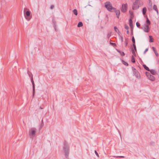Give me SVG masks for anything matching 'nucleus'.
<instances>
[{
  "instance_id": "1",
  "label": "nucleus",
  "mask_w": 159,
  "mask_h": 159,
  "mask_svg": "<svg viewBox=\"0 0 159 159\" xmlns=\"http://www.w3.org/2000/svg\"><path fill=\"white\" fill-rule=\"evenodd\" d=\"M63 150L66 158H68L70 152V147L68 142L66 140H64Z\"/></svg>"
},
{
  "instance_id": "2",
  "label": "nucleus",
  "mask_w": 159,
  "mask_h": 159,
  "mask_svg": "<svg viewBox=\"0 0 159 159\" xmlns=\"http://www.w3.org/2000/svg\"><path fill=\"white\" fill-rule=\"evenodd\" d=\"M24 16L25 18L28 21H29L32 18V16L30 15L31 12L30 10L26 8H25L24 9Z\"/></svg>"
},
{
  "instance_id": "3",
  "label": "nucleus",
  "mask_w": 159,
  "mask_h": 159,
  "mask_svg": "<svg viewBox=\"0 0 159 159\" xmlns=\"http://www.w3.org/2000/svg\"><path fill=\"white\" fill-rule=\"evenodd\" d=\"M141 3H142V2L140 0H136L132 5V9L135 10L138 9L139 7V5H140Z\"/></svg>"
},
{
  "instance_id": "4",
  "label": "nucleus",
  "mask_w": 159,
  "mask_h": 159,
  "mask_svg": "<svg viewBox=\"0 0 159 159\" xmlns=\"http://www.w3.org/2000/svg\"><path fill=\"white\" fill-rule=\"evenodd\" d=\"M110 12H114L116 13L118 18H119L120 14V11L119 10H116V8L113 7L110 5Z\"/></svg>"
},
{
  "instance_id": "5",
  "label": "nucleus",
  "mask_w": 159,
  "mask_h": 159,
  "mask_svg": "<svg viewBox=\"0 0 159 159\" xmlns=\"http://www.w3.org/2000/svg\"><path fill=\"white\" fill-rule=\"evenodd\" d=\"M36 129L35 128H31L29 131V135L30 136L34 137L35 134Z\"/></svg>"
},
{
  "instance_id": "6",
  "label": "nucleus",
  "mask_w": 159,
  "mask_h": 159,
  "mask_svg": "<svg viewBox=\"0 0 159 159\" xmlns=\"http://www.w3.org/2000/svg\"><path fill=\"white\" fill-rule=\"evenodd\" d=\"M132 70H133V74L134 75L136 78L138 79L140 78V75L138 71L136 70V69L133 67H132Z\"/></svg>"
},
{
  "instance_id": "7",
  "label": "nucleus",
  "mask_w": 159,
  "mask_h": 159,
  "mask_svg": "<svg viewBox=\"0 0 159 159\" xmlns=\"http://www.w3.org/2000/svg\"><path fill=\"white\" fill-rule=\"evenodd\" d=\"M127 9V3H125V4H122L121 8V11L122 12H125Z\"/></svg>"
},
{
  "instance_id": "8",
  "label": "nucleus",
  "mask_w": 159,
  "mask_h": 159,
  "mask_svg": "<svg viewBox=\"0 0 159 159\" xmlns=\"http://www.w3.org/2000/svg\"><path fill=\"white\" fill-rule=\"evenodd\" d=\"M30 80L33 86V97L34 96L35 93V84L33 80V77H32L31 76V78Z\"/></svg>"
},
{
  "instance_id": "9",
  "label": "nucleus",
  "mask_w": 159,
  "mask_h": 159,
  "mask_svg": "<svg viewBox=\"0 0 159 159\" xmlns=\"http://www.w3.org/2000/svg\"><path fill=\"white\" fill-rule=\"evenodd\" d=\"M149 28L148 25L145 24L143 25V30L145 32H148L149 31Z\"/></svg>"
},
{
  "instance_id": "10",
  "label": "nucleus",
  "mask_w": 159,
  "mask_h": 159,
  "mask_svg": "<svg viewBox=\"0 0 159 159\" xmlns=\"http://www.w3.org/2000/svg\"><path fill=\"white\" fill-rule=\"evenodd\" d=\"M108 17L107 15H106V17L104 20H103V22L104 23H105L106 24H107L108 25Z\"/></svg>"
},
{
  "instance_id": "11",
  "label": "nucleus",
  "mask_w": 159,
  "mask_h": 159,
  "mask_svg": "<svg viewBox=\"0 0 159 159\" xmlns=\"http://www.w3.org/2000/svg\"><path fill=\"white\" fill-rule=\"evenodd\" d=\"M105 6L107 10L109 11V2H105Z\"/></svg>"
},
{
  "instance_id": "12",
  "label": "nucleus",
  "mask_w": 159,
  "mask_h": 159,
  "mask_svg": "<svg viewBox=\"0 0 159 159\" xmlns=\"http://www.w3.org/2000/svg\"><path fill=\"white\" fill-rule=\"evenodd\" d=\"M129 25L131 29L133 28V24L132 20L131 19H129Z\"/></svg>"
},
{
  "instance_id": "13",
  "label": "nucleus",
  "mask_w": 159,
  "mask_h": 159,
  "mask_svg": "<svg viewBox=\"0 0 159 159\" xmlns=\"http://www.w3.org/2000/svg\"><path fill=\"white\" fill-rule=\"evenodd\" d=\"M147 8L146 7H143L142 10V12L143 14V15H145L146 11H147Z\"/></svg>"
},
{
  "instance_id": "14",
  "label": "nucleus",
  "mask_w": 159,
  "mask_h": 159,
  "mask_svg": "<svg viewBox=\"0 0 159 159\" xmlns=\"http://www.w3.org/2000/svg\"><path fill=\"white\" fill-rule=\"evenodd\" d=\"M149 71H150L152 75H155L157 73V71L154 70H150Z\"/></svg>"
},
{
  "instance_id": "15",
  "label": "nucleus",
  "mask_w": 159,
  "mask_h": 159,
  "mask_svg": "<svg viewBox=\"0 0 159 159\" xmlns=\"http://www.w3.org/2000/svg\"><path fill=\"white\" fill-rule=\"evenodd\" d=\"M44 125V123H43V118H42V120L41 121V124L40 125L39 129H41L43 128V126Z\"/></svg>"
},
{
  "instance_id": "16",
  "label": "nucleus",
  "mask_w": 159,
  "mask_h": 159,
  "mask_svg": "<svg viewBox=\"0 0 159 159\" xmlns=\"http://www.w3.org/2000/svg\"><path fill=\"white\" fill-rule=\"evenodd\" d=\"M153 9L155 10L157 12V14H158V10L157 8V7L156 5H154L153 6Z\"/></svg>"
},
{
  "instance_id": "17",
  "label": "nucleus",
  "mask_w": 159,
  "mask_h": 159,
  "mask_svg": "<svg viewBox=\"0 0 159 159\" xmlns=\"http://www.w3.org/2000/svg\"><path fill=\"white\" fill-rule=\"evenodd\" d=\"M148 79L152 81H154L155 80V77L151 75L150 76Z\"/></svg>"
},
{
  "instance_id": "18",
  "label": "nucleus",
  "mask_w": 159,
  "mask_h": 159,
  "mask_svg": "<svg viewBox=\"0 0 159 159\" xmlns=\"http://www.w3.org/2000/svg\"><path fill=\"white\" fill-rule=\"evenodd\" d=\"M129 14H130V19H131L132 20L134 16L133 15V12L131 11H129Z\"/></svg>"
},
{
  "instance_id": "19",
  "label": "nucleus",
  "mask_w": 159,
  "mask_h": 159,
  "mask_svg": "<svg viewBox=\"0 0 159 159\" xmlns=\"http://www.w3.org/2000/svg\"><path fill=\"white\" fill-rule=\"evenodd\" d=\"M152 49L156 56L158 57V54L155 48L154 47H152Z\"/></svg>"
},
{
  "instance_id": "20",
  "label": "nucleus",
  "mask_w": 159,
  "mask_h": 159,
  "mask_svg": "<svg viewBox=\"0 0 159 159\" xmlns=\"http://www.w3.org/2000/svg\"><path fill=\"white\" fill-rule=\"evenodd\" d=\"M131 52H132V53L133 54V55H134V56H136V53H135V51L134 50L133 47H131Z\"/></svg>"
},
{
  "instance_id": "21",
  "label": "nucleus",
  "mask_w": 159,
  "mask_h": 159,
  "mask_svg": "<svg viewBox=\"0 0 159 159\" xmlns=\"http://www.w3.org/2000/svg\"><path fill=\"white\" fill-rule=\"evenodd\" d=\"M146 23L147 24V25H148V26H149L151 24L150 21L148 18L147 17L146 20Z\"/></svg>"
},
{
  "instance_id": "22",
  "label": "nucleus",
  "mask_w": 159,
  "mask_h": 159,
  "mask_svg": "<svg viewBox=\"0 0 159 159\" xmlns=\"http://www.w3.org/2000/svg\"><path fill=\"white\" fill-rule=\"evenodd\" d=\"M143 67L144 68L147 70L149 71L150 70L149 68L145 64H143Z\"/></svg>"
},
{
  "instance_id": "23",
  "label": "nucleus",
  "mask_w": 159,
  "mask_h": 159,
  "mask_svg": "<svg viewBox=\"0 0 159 159\" xmlns=\"http://www.w3.org/2000/svg\"><path fill=\"white\" fill-rule=\"evenodd\" d=\"M27 72L28 75H29L30 77V78H31V76L33 77V75L32 73L30 72L29 70H28Z\"/></svg>"
},
{
  "instance_id": "24",
  "label": "nucleus",
  "mask_w": 159,
  "mask_h": 159,
  "mask_svg": "<svg viewBox=\"0 0 159 159\" xmlns=\"http://www.w3.org/2000/svg\"><path fill=\"white\" fill-rule=\"evenodd\" d=\"M83 26V24L82 22H80L78 23L77 27H82Z\"/></svg>"
},
{
  "instance_id": "25",
  "label": "nucleus",
  "mask_w": 159,
  "mask_h": 159,
  "mask_svg": "<svg viewBox=\"0 0 159 159\" xmlns=\"http://www.w3.org/2000/svg\"><path fill=\"white\" fill-rule=\"evenodd\" d=\"M73 12L75 15L77 16L78 15L77 11L76 9H75L73 11Z\"/></svg>"
},
{
  "instance_id": "26",
  "label": "nucleus",
  "mask_w": 159,
  "mask_h": 159,
  "mask_svg": "<svg viewBox=\"0 0 159 159\" xmlns=\"http://www.w3.org/2000/svg\"><path fill=\"white\" fill-rule=\"evenodd\" d=\"M149 42H150L152 43L153 42V39L151 36H149Z\"/></svg>"
},
{
  "instance_id": "27",
  "label": "nucleus",
  "mask_w": 159,
  "mask_h": 159,
  "mask_svg": "<svg viewBox=\"0 0 159 159\" xmlns=\"http://www.w3.org/2000/svg\"><path fill=\"white\" fill-rule=\"evenodd\" d=\"M146 75L147 77L148 78L151 75L150 73L149 72H146Z\"/></svg>"
},
{
  "instance_id": "28",
  "label": "nucleus",
  "mask_w": 159,
  "mask_h": 159,
  "mask_svg": "<svg viewBox=\"0 0 159 159\" xmlns=\"http://www.w3.org/2000/svg\"><path fill=\"white\" fill-rule=\"evenodd\" d=\"M131 61L133 63L135 62V58L133 56H132L131 57Z\"/></svg>"
},
{
  "instance_id": "29",
  "label": "nucleus",
  "mask_w": 159,
  "mask_h": 159,
  "mask_svg": "<svg viewBox=\"0 0 159 159\" xmlns=\"http://www.w3.org/2000/svg\"><path fill=\"white\" fill-rule=\"evenodd\" d=\"M52 23L53 24V27H54V28H55L56 26V22L54 20H53Z\"/></svg>"
},
{
  "instance_id": "30",
  "label": "nucleus",
  "mask_w": 159,
  "mask_h": 159,
  "mask_svg": "<svg viewBox=\"0 0 159 159\" xmlns=\"http://www.w3.org/2000/svg\"><path fill=\"white\" fill-rule=\"evenodd\" d=\"M110 45L112 46L113 47H114L116 46V44L115 43H113L110 42Z\"/></svg>"
},
{
  "instance_id": "31",
  "label": "nucleus",
  "mask_w": 159,
  "mask_h": 159,
  "mask_svg": "<svg viewBox=\"0 0 159 159\" xmlns=\"http://www.w3.org/2000/svg\"><path fill=\"white\" fill-rule=\"evenodd\" d=\"M132 40L133 43V44H135V40L134 36H133L132 37Z\"/></svg>"
},
{
  "instance_id": "32",
  "label": "nucleus",
  "mask_w": 159,
  "mask_h": 159,
  "mask_svg": "<svg viewBox=\"0 0 159 159\" xmlns=\"http://www.w3.org/2000/svg\"><path fill=\"white\" fill-rule=\"evenodd\" d=\"M122 62L123 64L125 66H128V63L127 62H125L124 60H122Z\"/></svg>"
},
{
  "instance_id": "33",
  "label": "nucleus",
  "mask_w": 159,
  "mask_h": 159,
  "mask_svg": "<svg viewBox=\"0 0 159 159\" xmlns=\"http://www.w3.org/2000/svg\"><path fill=\"white\" fill-rule=\"evenodd\" d=\"M133 48L134 50L136 52L137 51V49L136 46L135 45V44H133Z\"/></svg>"
},
{
  "instance_id": "34",
  "label": "nucleus",
  "mask_w": 159,
  "mask_h": 159,
  "mask_svg": "<svg viewBox=\"0 0 159 159\" xmlns=\"http://www.w3.org/2000/svg\"><path fill=\"white\" fill-rule=\"evenodd\" d=\"M125 29H126V30H128V29H129V26L126 24H125Z\"/></svg>"
},
{
  "instance_id": "35",
  "label": "nucleus",
  "mask_w": 159,
  "mask_h": 159,
  "mask_svg": "<svg viewBox=\"0 0 159 159\" xmlns=\"http://www.w3.org/2000/svg\"><path fill=\"white\" fill-rule=\"evenodd\" d=\"M136 25L137 26L138 28H139L140 25V23L138 22H137L136 23Z\"/></svg>"
},
{
  "instance_id": "36",
  "label": "nucleus",
  "mask_w": 159,
  "mask_h": 159,
  "mask_svg": "<svg viewBox=\"0 0 159 159\" xmlns=\"http://www.w3.org/2000/svg\"><path fill=\"white\" fill-rule=\"evenodd\" d=\"M114 29L115 31L116 32H117V31H119V30L117 27L115 26L114 27Z\"/></svg>"
},
{
  "instance_id": "37",
  "label": "nucleus",
  "mask_w": 159,
  "mask_h": 159,
  "mask_svg": "<svg viewBox=\"0 0 159 159\" xmlns=\"http://www.w3.org/2000/svg\"><path fill=\"white\" fill-rule=\"evenodd\" d=\"M150 144L151 145L153 146L155 144V143L153 142H150Z\"/></svg>"
},
{
  "instance_id": "38",
  "label": "nucleus",
  "mask_w": 159,
  "mask_h": 159,
  "mask_svg": "<svg viewBox=\"0 0 159 159\" xmlns=\"http://www.w3.org/2000/svg\"><path fill=\"white\" fill-rule=\"evenodd\" d=\"M120 54L122 56H124L125 55V54L124 53V52H121V54Z\"/></svg>"
},
{
  "instance_id": "39",
  "label": "nucleus",
  "mask_w": 159,
  "mask_h": 159,
  "mask_svg": "<svg viewBox=\"0 0 159 159\" xmlns=\"http://www.w3.org/2000/svg\"><path fill=\"white\" fill-rule=\"evenodd\" d=\"M152 5H150L149 7H148V9L149 10H152Z\"/></svg>"
},
{
  "instance_id": "40",
  "label": "nucleus",
  "mask_w": 159,
  "mask_h": 159,
  "mask_svg": "<svg viewBox=\"0 0 159 159\" xmlns=\"http://www.w3.org/2000/svg\"><path fill=\"white\" fill-rule=\"evenodd\" d=\"M94 152H95V154H96V155L98 157H99V155L98 154V152H97L96 151V150H95V151H94Z\"/></svg>"
},
{
  "instance_id": "41",
  "label": "nucleus",
  "mask_w": 159,
  "mask_h": 159,
  "mask_svg": "<svg viewBox=\"0 0 159 159\" xmlns=\"http://www.w3.org/2000/svg\"><path fill=\"white\" fill-rule=\"evenodd\" d=\"M127 44H128V42L127 41L126 39L125 41V47H126L127 46Z\"/></svg>"
},
{
  "instance_id": "42",
  "label": "nucleus",
  "mask_w": 159,
  "mask_h": 159,
  "mask_svg": "<svg viewBox=\"0 0 159 159\" xmlns=\"http://www.w3.org/2000/svg\"><path fill=\"white\" fill-rule=\"evenodd\" d=\"M116 157V158H118V157H119V158H124V156H117Z\"/></svg>"
},
{
  "instance_id": "43",
  "label": "nucleus",
  "mask_w": 159,
  "mask_h": 159,
  "mask_svg": "<svg viewBox=\"0 0 159 159\" xmlns=\"http://www.w3.org/2000/svg\"><path fill=\"white\" fill-rule=\"evenodd\" d=\"M148 48H147L143 52V53L144 54H145L146 53V52L147 51H148Z\"/></svg>"
},
{
  "instance_id": "44",
  "label": "nucleus",
  "mask_w": 159,
  "mask_h": 159,
  "mask_svg": "<svg viewBox=\"0 0 159 159\" xmlns=\"http://www.w3.org/2000/svg\"><path fill=\"white\" fill-rule=\"evenodd\" d=\"M116 50L117 51V52H118L120 54H121V52L120 51V50H118V49H116Z\"/></svg>"
},
{
  "instance_id": "45",
  "label": "nucleus",
  "mask_w": 159,
  "mask_h": 159,
  "mask_svg": "<svg viewBox=\"0 0 159 159\" xmlns=\"http://www.w3.org/2000/svg\"><path fill=\"white\" fill-rule=\"evenodd\" d=\"M54 7V6L53 5H51L50 7V8L51 9H52Z\"/></svg>"
},
{
  "instance_id": "46",
  "label": "nucleus",
  "mask_w": 159,
  "mask_h": 159,
  "mask_svg": "<svg viewBox=\"0 0 159 159\" xmlns=\"http://www.w3.org/2000/svg\"><path fill=\"white\" fill-rule=\"evenodd\" d=\"M107 37L108 39L109 38V33H108L107 35Z\"/></svg>"
},
{
  "instance_id": "47",
  "label": "nucleus",
  "mask_w": 159,
  "mask_h": 159,
  "mask_svg": "<svg viewBox=\"0 0 159 159\" xmlns=\"http://www.w3.org/2000/svg\"><path fill=\"white\" fill-rule=\"evenodd\" d=\"M121 40L122 42L123 41V37H121Z\"/></svg>"
},
{
  "instance_id": "48",
  "label": "nucleus",
  "mask_w": 159,
  "mask_h": 159,
  "mask_svg": "<svg viewBox=\"0 0 159 159\" xmlns=\"http://www.w3.org/2000/svg\"><path fill=\"white\" fill-rule=\"evenodd\" d=\"M131 33H133V28H132V29H131Z\"/></svg>"
},
{
  "instance_id": "49",
  "label": "nucleus",
  "mask_w": 159,
  "mask_h": 159,
  "mask_svg": "<svg viewBox=\"0 0 159 159\" xmlns=\"http://www.w3.org/2000/svg\"><path fill=\"white\" fill-rule=\"evenodd\" d=\"M43 108H44L43 107H39V108L40 109H43Z\"/></svg>"
},
{
  "instance_id": "50",
  "label": "nucleus",
  "mask_w": 159,
  "mask_h": 159,
  "mask_svg": "<svg viewBox=\"0 0 159 159\" xmlns=\"http://www.w3.org/2000/svg\"><path fill=\"white\" fill-rule=\"evenodd\" d=\"M127 33L128 34H129V32L128 30H127Z\"/></svg>"
},
{
  "instance_id": "51",
  "label": "nucleus",
  "mask_w": 159,
  "mask_h": 159,
  "mask_svg": "<svg viewBox=\"0 0 159 159\" xmlns=\"http://www.w3.org/2000/svg\"><path fill=\"white\" fill-rule=\"evenodd\" d=\"M158 62H159V60L158 61Z\"/></svg>"
},
{
  "instance_id": "52",
  "label": "nucleus",
  "mask_w": 159,
  "mask_h": 159,
  "mask_svg": "<svg viewBox=\"0 0 159 159\" xmlns=\"http://www.w3.org/2000/svg\"><path fill=\"white\" fill-rule=\"evenodd\" d=\"M153 159H155V158H153Z\"/></svg>"
}]
</instances>
